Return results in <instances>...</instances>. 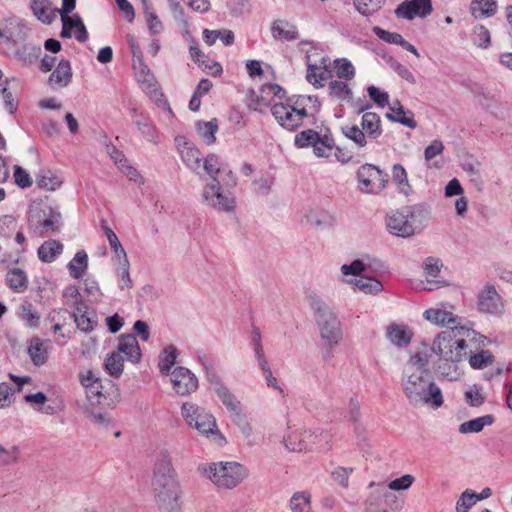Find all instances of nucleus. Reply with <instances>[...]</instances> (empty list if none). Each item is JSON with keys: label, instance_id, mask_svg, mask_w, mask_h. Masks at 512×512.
<instances>
[{"label": "nucleus", "instance_id": "46", "mask_svg": "<svg viewBox=\"0 0 512 512\" xmlns=\"http://www.w3.org/2000/svg\"><path fill=\"white\" fill-rule=\"evenodd\" d=\"M217 396L225 405L227 410L233 415H238L240 410V402L236 399V397L230 392V390L225 386L217 393Z\"/></svg>", "mask_w": 512, "mask_h": 512}, {"label": "nucleus", "instance_id": "34", "mask_svg": "<svg viewBox=\"0 0 512 512\" xmlns=\"http://www.w3.org/2000/svg\"><path fill=\"white\" fill-rule=\"evenodd\" d=\"M178 357V350L174 345H168L159 356V371L162 375H170Z\"/></svg>", "mask_w": 512, "mask_h": 512}, {"label": "nucleus", "instance_id": "14", "mask_svg": "<svg viewBox=\"0 0 512 512\" xmlns=\"http://www.w3.org/2000/svg\"><path fill=\"white\" fill-rule=\"evenodd\" d=\"M170 375L173 389L178 395L186 396L197 390L198 379L188 368L176 367Z\"/></svg>", "mask_w": 512, "mask_h": 512}, {"label": "nucleus", "instance_id": "39", "mask_svg": "<svg viewBox=\"0 0 512 512\" xmlns=\"http://www.w3.org/2000/svg\"><path fill=\"white\" fill-rule=\"evenodd\" d=\"M104 365L110 376L119 378L123 373L124 359L114 351L107 355Z\"/></svg>", "mask_w": 512, "mask_h": 512}, {"label": "nucleus", "instance_id": "60", "mask_svg": "<svg viewBox=\"0 0 512 512\" xmlns=\"http://www.w3.org/2000/svg\"><path fill=\"white\" fill-rule=\"evenodd\" d=\"M370 99L380 107H385L389 104V95L387 92L380 90L375 86H369L367 88Z\"/></svg>", "mask_w": 512, "mask_h": 512}, {"label": "nucleus", "instance_id": "23", "mask_svg": "<svg viewBox=\"0 0 512 512\" xmlns=\"http://www.w3.org/2000/svg\"><path fill=\"white\" fill-rule=\"evenodd\" d=\"M72 78L71 65L68 60H61L56 69L49 76V83L52 86L66 87Z\"/></svg>", "mask_w": 512, "mask_h": 512}, {"label": "nucleus", "instance_id": "61", "mask_svg": "<svg viewBox=\"0 0 512 512\" xmlns=\"http://www.w3.org/2000/svg\"><path fill=\"white\" fill-rule=\"evenodd\" d=\"M8 80H5V86L1 89V95L6 109L10 114H14L18 108V102L14 99L12 92L8 89Z\"/></svg>", "mask_w": 512, "mask_h": 512}, {"label": "nucleus", "instance_id": "13", "mask_svg": "<svg viewBox=\"0 0 512 512\" xmlns=\"http://www.w3.org/2000/svg\"><path fill=\"white\" fill-rule=\"evenodd\" d=\"M386 226L389 232L397 237L408 238L415 234V227L409 220L404 207L387 215Z\"/></svg>", "mask_w": 512, "mask_h": 512}, {"label": "nucleus", "instance_id": "26", "mask_svg": "<svg viewBox=\"0 0 512 512\" xmlns=\"http://www.w3.org/2000/svg\"><path fill=\"white\" fill-rule=\"evenodd\" d=\"M198 359L204 369L207 381L213 387L215 393H217L219 390L224 388L225 385L222 383L221 378L215 369L214 363L205 354L199 355Z\"/></svg>", "mask_w": 512, "mask_h": 512}, {"label": "nucleus", "instance_id": "18", "mask_svg": "<svg viewBox=\"0 0 512 512\" xmlns=\"http://www.w3.org/2000/svg\"><path fill=\"white\" fill-rule=\"evenodd\" d=\"M189 53L193 61L204 71L214 76L220 75L223 71L220 63L210 60L194 43L189 48Z\"/></svg>", "mask_w": 512, "mask_h": 512}, {"label": "nucleus", "instance_id": "6", "mask_svg": "<svg viewBox=\"0 0 512 512\" xmlns=\"http://www.w3.org/2000/svg\"><path fill=\"white\" fill-rule=\"evenodd\" d=\"M80 382L87 388L88 403L83 407L84 414L96 425H108L110 420L107 414L98 408L102 405V399H106L100 390L102 387L100 379L96 378L92 371H87L86 374L81 375Z\"/></svg>", "mask_w": 512, "mask_h": 512}, {"label": "nucleus", "instance_id": "53", "mask_svg": "<svg viewBox=\"0 0 512 512\" xmlns=\"http://www.w3.org/2000/svg\"><path fill=\"white\" fill-rule=\"evenodd\" d=\"M372 31L379 39L389 44L402 46L405 40L401 34L384 30L379 26H374Z\"/></svg>", "mask_w": 512, "mask_h": 512}, {"label": "nucleus", "instance_id": "35", "mask_svg": "<svg viewBox=\"0 0 512 512\" xmlns=\"http://www.w3.org/2000/svg\"><path fill=\"white\" fill-rule=\"evenodd\" d=\"M493 422L494 417L492 415L477 417L460 424L459 432L462 434L478 433L481 432L485 426L491 425Z\"/></svg>", "mask_w": 512, "mask_h": 512}, {"label": "nucleus", "instance_id": "57", "mask_svg": "<svg viewBox=\"0 0 512 512\" xmlns=\"http://www.w3.org/2000/svg\"><path fill=\"white\" fill-rule=\"evenodd\" d=\"M493 362V355L488 350H482L479 353L471 355L469 363L472 368L482 369Z\"/></svg>", "mask_w": 512, "mask_h": 512}, {"label": "nucleus", "instance_id": "42", "mask_svg": "<svg viewBox=\"0 0 512 512\" xmlns=\"http://www.w3.org/2000/svg\"><path fill=\"white\" fill-rule=\"evenodd\" d=\"M334 69L339 79L350 81L355 77V68L347 58L335 59Z\"/></svg>", "mask_w": 512, "mask_h": 512}, {"label": "nucleus", "instance_id": "21", "mask_svg": "<svg viewBox=\"0 0 512 512\" xmlns=\"http://www.w3.org/2000/svg\"><path fill=\"white\" fill-rule=\"evenodd\" d=\"M423 316L426 320L438 326H446L454 329L457 324L456 317L451 312L443 309H427Z\"/></svg>", "mask_w": 512, "mask_h": 512}, {"label": "nucleus", "instance_id": "54", "mask_svg": "<svg viewBox=\"0 0 512 512\" xmlns=\"http://www.w3.org/2000/svg\"><path fill=\"white\" fill-rule=\"evenodd\" d=\"M136 125L146 140L157 143V131L149 119L141 117L136 121Z\"/></svg>", "mask_w": 512, "mask_h": 512}, {"label": "nucleus", "instance_id": "30", "mask_svg": "<svg viewBox=\"0 0 512 512\" xmlns=\"http://www.w3.org/2000/svg\"><path fill=\"white\" fill-rule=\"evenodd\" d=\"M31 9L37 19L46 24L56 17V9H51L49 0H32Z\"/></svg>", "mask_w": 512, "mask_h": 512}, {"label": "nucleus", "instance_id": "5", "mask_svg": "<svg viewBox=\"0 0 512 512\" xmlns=\"http://www.w3.org/2000/svg\"><path fill=\"white\" fill-rule=\"evenodd\" d=\"M341 131L361 149L366 147L370 140H377L382 135L381 118L377 113H365L361 116L360 126L345 125L341 127Z\"/></svg>", "mask_w": 512, "mask_h": 512}, {"label": "nucleus", "instance_id": "63", "mask_svg": "<svg viewBox=\"0 0 512 512\" xmlns=\"http://www.w3.org/2000/svg\"><path fill=\"white\" fill-rule=\"evenodd\" d=\"M353 472L352 468L338 467L332 472L333 480L341 485L343 488H347L349 485V476Z\"/></svg>", "mask_w": 512, "mask_h": 512}, {"label": "nucleus", "instance_id": "16", "mask_svg": "<svg viewBox=\"0 0 512 512\" xmlns=\"http://www.w3.org/2000/svg\"><path fill=\"white\" fill-rule=\"evenodd\" d=\"M116 352L123 353L126 359L134 364L139 363L142 357L139 343L133 334H123L119 337Z\"/></svg>", "mask_w": 512, "mask_h": 512}, {"label": "nucleus", "instance_id": "58", "mask_svg": "<svg viewBox=\"0 0 512 512\" xmlns=\"http://www.w3.org/2000/svg\"><path fill=\"white\" fill-rule=\"evenodd\" d=\"M104 234L106 235L109 244L114 251L115 255L121 259L125 258L127 256L124 248L122 247L117 235L114 233V231L107 225H104Z\"/></svg>", "mask_w": 512, "mask_h": 512}, {"label": "nucleus", "instance_id": "64", "mask_svg": "<svg viewBox=\"0 0 512 512\" xmlns=\"http://www.w3.org/2000/svg\"><path fill=\"white\" fill-rule=\"evenodd\" d=\"M414 482V477L410 474L403 475L400 478L392 480L388 484V488L394 491L407 490Z\"/></svg>", "mask_w": 512, "mask_h": 512}, {"label": "nucleus", "instance_id": "7", "mask_svg": "<svg viewBox=\"0 0 512 512\" xmlns=\"http://www.w3.org/2000/svg\"><path fill=\"white\" fill-rule=\"evenodd\" d=\"M181 414L186 423L199 433L207 437L218 436L223 439V436L217 428L215 418L205 409L194 403L186 402L181 407Z\"/></svg>", "mask_w": 512, "mask_h": 512}, {"label": "nucleus", "instance_id": "22", "mask_svg": "<svg viewBox=\"0 0 512 512\" xmlns=\"http://www.w3.org/2000/svg\"><path fill=\"white\" fill-rule=\"evenodd\" d=\"M41 53L42 49L39 45L26 43L17 47L14 56L22 65L30 66L39 59Z\"/></svg>", "mask_w": 512, "mask_h": 512}, {"label": "nucleus", "instance_id": "8", "mask_svg": "<svg viewBox=\"0 0 512 512\" xmlns=\"http://www.w3.org/2000/svg\"><path fill=\"white\" fill-rule=\"evenodd\" d=\"M467 342L457 339L453 331H444L437 335L432 345V352L446 362L458 363L466 357Z\"/></svg>", "mask_w": 512, "mask_h": 512}, {"label": "nucleus", "instance_id": "19", "mask_svg": "<svg viewBox=\"0 0 512 512\" xmlns=\"http://www.w3.org/2000/svg\"><path fill=\"white\" fill-rule=\"evenodd\" d=\"M272 37L280 41H294L299 37L297 27L286 21L277 19L271 24Z\"/></svg>", "mask_w": 512, "mask_h": 512}, {"label": "nucleus", "instance_id": "55", "mask_svg": "<svg viewBox=\"0 0 512 512\" xmlns=\"http://www.w3.org/2000/svg\"><path fill=\"white\" fill-rule=\"evenodd\" d=\"M205 172L211 177L212 181L218 179V175L222 172L221 164L218 156L209 154L203 163Z\"/></svg>", "mask_w": 512, "mask_h": 512}, {"label": "nucleus", "instance_id": "33", "mask_svg": "<svg viewBox=\"0 0 512 512\" xmlns=\"http://www.w3.org/2000/svg\"><path fill=\"white\" fill-rule=\"evenodd\" d=\"M312 54L309 52L306 54V64H307V81L312 84L316 88L323 87V81L328 78V75L323 70H320L318 67L317 61H312Z\"/></svg>", "mask_w": 512, "mask_h": 512}, {"label": "nucleus", "instance_id": "24", "mask_svg": "<svg viewBox=\"0 0 512 512\" xmlns=\"http://www.w3.org/2000/svg\"><path fill=\"white\" fill-rule=\"evenodd\" d=\"M312 435L307 431H295L284 438L285 447L292 452H302L309 449L306 441Z\"/></svg>", "mask_w": 512, "mask_h": 512}, {"label": "nucleus", "instance_id": "47", "mask_svg": "<svg viewBox=\"0 0 512 512\" xmlns=\"http://www.w3.org/2000/svg\"><path fill=\"white\" fill-rule=\"evenodd\" d=\"M20 449L16 445L5 447L0 444V466H11L19 461Z\"/></svg>", "mask_w": 512, "mask_h": 512}, {"label": "nucleus", "instance_id": "52", "mask_svg": "<svg viewBox=\"0 0 512 512\" xmlns=\"http://www.w3.org/2000/svg\"><path fill=\"white\" fill-rule=\"evenodd\" d=\"M385 0H354L357 11L363 15H371L378 11Z\"/></svg>", "mask_w": 512, "mask_h": 512}, {"label": "nucleus", "instance_id": "10", "mask_svg": "<svg viewBox=\"0 0 512 512\" xmlns=\"http://www.w3.org/2000/svg\"><path fill=\"white\" fill-rule=\"evenodd\" d=\"M275 120L283 128L293 131L301 126L303 119L308 116L306 109L295 110L286 103H276L271 108Z\"/></svg>", "mask_w": 512, "mask_h": 512}, {"label": "nucleus", "instance_id": "31", "mask_svg": "<svg viewBox=\"0 0 512 512\" xmlns=\"http://www.w3.org/2000/svg\"><path fill=\"white\" fill-rule=\"evenodd\" d=\"M61 219L62 217L59 212L50 209L48 217L39 221L35 230L40 236H46L50 233L56 232L60 229Z\"/></svg>", "mask_w": 512, "mask_h": 512}, {"label": "nucleus", "instance_id": "12", "mask_svg": "<svg viewBox=\"0 0 512 512\" xmlns=\"http://www.w3.org/2000/svg\"><path fill=\"white\" fill-rule=\"evenodd\" d=\"M359 188L364 193H374L385 186L381 170L372 164L362 165L357 172Z\"/></svg>", "mask_w": 512, "mask_h": 512}, {"label": "nucleus", "instance_id": "20", "mask_svg": "<svg viewBox=\"0 0 512 512\" xmlns=\"http://www.w3.org/2000/svg\"><path fill=\"white\" fill-rule=\"evenodd\" d=\"M390 110L391 112L386 114L387 119L392 122L401 123L411 129L416 128L417 122L414 120L413 112L406 111L398 100L392 103Z\"/></svg>", "mask_w": 512, "mask_h": 512}, {"label": "nucleus", "instance_id": "3", "mask_svg": "<svg viewBox=\"0 0 512 512\" xmlns=\"http://www.w3.org/2000/svg\"><path fill=\"white\" fill-rule=\"evenodd\" d=\"M425 375L406 371L402 380V389L413 407L429 406L438 409L444 403L440 387L433 381L424 379Z\"/></svg>", "mask_w": 512, "mask_h": 512}, {"label": "nucleus", "instance_id": "59", "mask_svg": "<svg viewBox=\"0 0 512 512\" xmlns=\"http://www.w3.org/2000/svg\"><path fill=\"white\" fill-rule=\"evenodd\" d=\"M72 317L74 318L77 328L83 332H91L97 324V321L94 320L93 317H90L87 312L80 315L72 314Z\"/></svg>", "mask_w": 512, "mask_h": 512}, {"label": "nucleus", "instance_id": "48", "mask_svg": "<svg viewBox=\"0 0 512 512\" xmlns=\"http://www.w3.org/2000/svg\"><path fill=\"white\" fill-rule=\"evenodd\" d=\"M476 492L471 489L463 491L456 501L455 512H468L476 503Z\"/></svg>", "mask_w": 512, "mask_h": 512}, {"label": "nucleus", "instance_id": "45", "mask_svg": "<svg viewBox=\"0 0 512 512\" xmlns=\"http://www.w3.org/2000/svg\"><path fill=\"white\" fill-rule=\"evenodd\" d=\"M218 130V123L216 119L197 124V131L206 144H213L216 140L215 133Z\"/></svg>", "mask_w": 512, "mask_h": 512}, {"label": "nucleus", "instance_id": "9", "mask_svg": "<svg viewBox=\"0 0 512 512\" xmlns=\"http://www.w3.org/2000/svg\"><path fill=\"white\" fill-rule=\"evenodd\" d=\"M203 202L219 212H233L236 207V200L230 192H224L219 179H214L205 185L202 191Z\"/></svg>", "mask_w": 512, "mask_h": 512}, {"label": "nucleus", "instance_id": "40", "mask_svg": "<svg viewBox=\"0 0 512 512\" xmlns=\"http://www.w3.org/2000/svg\"><path fill=\"white\" fill-rule=\"evenodd\" d=\"M392 179L397 184L400 192L404 195L407 196L412 192V187L408 182L407 172L401 164L393 165Z\"/></svg>", "mask_w": 512, "mask_h": 512}, {"label": "nucleus", "instance_id": "50", "mask_svg": "<svg viewBox=\"0 0 512 512\" xmlns=\"http://www.w3.org/2000/svg\"><path fill=\"white\" fill-rule=\"evenodd\" d=\"M472 40L479 48H488L491 43L489 30L484 25H476L472 31Z\"/></svg>", "mask_w": 512, "mask_h": 512}, {"label": "nucleus", "instance_id": "11", "mask_svg": "<svg viewBox=\"0 0 512 512\" xmlns=\"http://www.w3.org/2000/svg\"><path fill=\"white\" fill-rule=\"evenodd\" d=\"M433 11L431 0H405L394 10L398 19L411 21L416 17L426 18Z\"/></svg>", "mask_w": 512, "mask_h": 512}, {"label": "nucleus", "instance_id": "51", "mask_svg": "<svg viewBox=\"0 0 512 512\" xmlns=\"http://www.w3.org/2000/svg\"><path fill=\"white\" fill-rule=\"evenodd\" d=\"M429 355L426 352H417L408 360V366L419 370L422 375L428 374Z\"/></svg>", "mask_w": 512, "mask_h": 512}, {"label": "nucleus", "instance_id": "44", "mask_svg": "<svg viewBox=\"0 0 512 512\" xmlns=\"http://www.w3.org/2000/svg\"><path fill=\"white\" fill-rule=\"evenodd\" d=\"M471 11L475 17H477V11H479L480 16L491 17L497 11V2L496 0H473L471 2Z\"/></svg>", "mask_w": 512, "mask_h": 512}, {"label": "nucleus", "instance_id": "4", "mask_svg": "<svg viewBox=\"0 0 512 512\" xmlns=\"http://www.w3.org/2000/svg\"><path fill=\"white\" fill-rule=\"evenodd\" d=\"M199 471L223 489H233L247 477V469L238 462L210 463L199 466Z\"/></svg>", "mask_w": 512, "mask_h": 512}, {"label": "nucleus", "instance_id": "27", "mask_svg": "<svg viewBox=\"0 0 512 512\" xmlns=\"http://www.w3.org/2000/svg\"><path fill=\"white\" fill-rule=\"evenodd\" d=\"M329 95L340 102H351L353 91L347 81L331 80L328 84Z\"/></svg>", "mask_w": 512, "mask_h": 512}, {"label": "nucleus", "instance_id": "43", "mask_svg": "<svg viewBox=\"0 0 512 512\" xmlns=\"http://www.w3.org/2000/svg\"><path fill=\"white\" fill-rule=\"evenodd\" d=\"M36 182L41 188L55 190L62 184V179L50 170H42L37 175Z\"/></svg>", "mask_w": 512, "mask_h": 512}, {"label": "nucleus", "instance_id": "17", "mask_svg": "<svg viewBox=\"0 0 512 512\" xmlns=\"http://www.w3.org/2000/svg\"><path fill=\"white\" fill-rule=\"evenodd\" d=\"M386 337L396 347L404 348L410 344L413 332L404 324L391 323L386 328Z\"/></svg>", "mask_w": 512, "mask_h": 512}, {"label": "nucleus", "instance_id": "32", "mask_svg": "<svg viewBox=\"0 0 512 512\" xmlns=\"http://www.w3.org/2000/svg\"><path fill=\"white\" fill-rule=\"evenodd\" d=\"M376 262V259L371 258L369 255H364L361 259H356L351 264H343L341 272L343 275L358 276L363 271L373 267Z\"/></svg>", "mask_w": 512, "mask_h": 512}, {"label": "nucleus", "instance_id": "1", "mask_svg": "<svg viewBox=\"0 0 512 512\" xmlns=\"http://www.w3.org/2000/svg\"><path fill=\"white\" fill-rule=\"evenodd\" d=\"M152 492L160 512L181 511V489L172 466L171 452L163 448L154 466Z\"/></svg>", "mask_w": 512, "mask_h": 512}, {"label": "nucleus", "instance_id": "25", "mask_svg": "<svg viewBox=\"0 0 512 512\" xmlns=\"http://www.w3.org/2000/svg\"><path fill=\"white\" fill-rule=\"evenodd\" d=\"M405 212L408 214L409 220L415 227L418 225H426L430 219V208L427 204L419 203L410 206H404Z\"/></svg>", "mask_w": 512, "mask_h": 512}, {"label": "nucleus", "instance_id": "29", "mask_svg": "<svg viewBox=\"0 0 512 512\" xmlns=\"http://www.w3.org/2000/svg\"><path fill=\"white\" fill-rule=\"evenodd\" d=\"M63 251L61 242L50 239L45 241L38 249V257L42 262L51 263Z\"/></svg>", "mask_w": 512, "mask_h": 512}, {"label": "nucleus", "instance_id": "56", "mask_svg": "<svg viewBox=\"0 0 512 512\" xmlns=\"http://www.w3.org/2000/svg\"><path fill=\"white\" fill-rule=\"evenodd\" d=\"M143 4L145 7L144 12H145L149 30L153 34L160 33L163 30V25H162L161 21L159 20L158 16L153 11V9L149 6V4L147 3L146 0H143Z\"/></svg>", "mask_w": 512, "mask_h": 512}, {"label": "nucleus", "instance_id": "49", "mask_svg": "<svg viewBox=\"0 0 512 512\" xmlns=\"http://www.w3.org/2000/svg\"><path fill=\"white\" fill-rule=\"evenodd\" d=\"M320 140V134L312 129L301 131L295 135V145L299 148L314 146Z\"/></svg>", "mask_w": 512, "mask_h": 512}, {"label": "nucleus", "instance_id": "41", "mask_svg": "<svg viewBox=\"0 0 512 512\" xmlns=\"http://www.w3.org/2000/svg\"><path fill=\"white\" fill-rule=\"evenodd\" d=\"M311 496L307 492H296L290 499V509L292 512H310Z\"/></svg>", "mask_w": 512, "mask_h": 512}, {"label": "nucleus", "instance_id": "15", "mask_svg": "<svg viewBox=\"0 0 512 512\" xmlns=\"http://www.w3.org/2000/svg\"><path fill=\"white\" fill-rule=\"evenodd\" d=\"M478 307L481 312L489 314H501L504 305L501 296L493 285L487 284L478 296Z\"/></svg>", "mask_w": 512, "mask_h": 512}, {"label": "nucleus", "instance_id": "2", "mask_svg": "<svg viewBox=\"0 0 512 512\" xmlns=\"http://www.w3.org/2000/svg\"><path fill=\"white\" fill-rule=\"evenodd\" d=\"M307 298L319 327L324 349L323 358L330 360L333 356V350L342 340L341 323L338 317L318 295L311 293Z\"/></svg>", "mask_w": 512, "mask_h": 512}, {"label": "nucleus", "instance_id": "37", "mask_svg": "<svg viewBox=\"0 0 512 512\" xmlns=\"http://www.w3.org/2000/svg\"><path fill=\"white\" fill-rule=\"evenodd\" d=\"M6 280L9 287L15 292H23L28 287V279L26 273L19 268L9 270Z\"/></svg>", "mask_w": 512, "mask_h": 512}, {"label": "nucleus", "instance_id": "36", "mask_svg": "<svg viewBox=\"0 0 512 512\" xmlns=\"http://www.w3.org/2000/svg\"><path fill=\"white\" fill-rule=\"evenodd\" d=\"M88 267V256L84 250L78 251L68 264L70 275L79 279L83 276Z\"/></svg>", "mask_w": 512, "mask_h": 512}, {"label": "nucleus", "instance_id": "38", "mask_svg": "<svg viewBox=\"0 0 512 512\" xmlns=\"http://www.w3.org/2000/svg\"><path fill=\"white\" fill-rule=\"evenodd\" d=\"M348 282L355 285L365 294H378L383 290L382 283L372 277H361L360 279L349 280Z\"/></svg>", "mask_w": 512, "mask_h": 512}, {"label": "nucleus", "instance_id": "62", "mask_svg": "<svg viewBox=\"0 0 512 512\" xmlns=\"http://www.w3.org/2000/svg\"><path fill=\"white\" fill-rule=\"evenodd\" d=\"M465 400L472 407H479L484 403V396L477 386H473L465 392Z\"/></svg>", "mask_w": 512, "mask_h": 512}, {"label": "nucleus", "instance_id": "28", "mask_svg": "<svg viewBox=\"0 0 512 512\" xmlns=\"http://www.w3.org/2000/svg\"><path fill=\"white\" fill-rule=\"evenodd\" d=\"M28 354L36 366H42L48 359L47 349L44 342L37 336L32 337L28 346Z\"/></svg>", "mask_w": 512, "mask_h": 512}]
</instances>
